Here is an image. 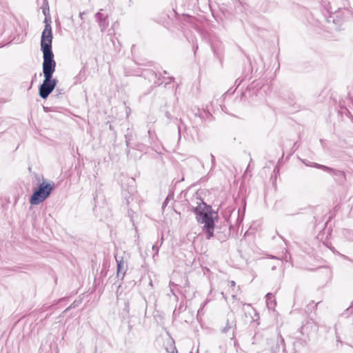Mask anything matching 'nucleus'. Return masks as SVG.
<instances>
[{
	"mask_svg": "<svg viewBox=\"0 0 353 353\" xmlns=\"http://www.w3.org/2000/svg\"><path fill=\"white\" fill-rule=\"evenodd\" d=\"M159 248V246L158 245L157 243H156L154 245H153L152 250L154 251V254H153V258H154V256L158 254Z\"/></svg>",
	"mask_w": 353,
	"mask_h": 353,
	"instance_id": "9d476101",
	"label": "nucleus"
},
{
	"mask_svg": "<svg viewBox=\"0 0 353 353\" xmlns=\"http://www.w3.org/2000/svg\"><path fill=\"white\" fill-rule=\"evenodd\" d=\"M95 17L99 23L101 31H104L109 25V23L106 19V16H105L103 13L98 12L96 14Z\"/></svg>",
	"mask_w": 353,
	"mask_h": 353,
	"instance_id": "423d86ee",
	"label": "nucleus"
},
{
	"mask_svg": "<svg viewBox=\"0 0 353 353\" xmlns=\"http://www.w3.org/2000/svg\"><path fill=\"white\" fill-rule=\"evenodd\" d=\"M320 169H322L327 172H331V171L332 170V168H329V167H327L325 165H321V167L320 168Z\"/></svg>",
	"mask_w": 353,
	"mask_h": 353,
	"instance_id": "9b49d317",
	"label": "nucleus"
},
{
	"mask_svg": "<svg viewBox=\"0 0 353 353\" xmlns=\"http://www.w3.org/2000/svg\"><path fill=\"white\" fill-rule=\"evenodd\" d=\"M230 287L234 288L236 285L235 282L234 281H230Z\"/></svg>",
	"mask_w": 353,
	"mask_h": 353,
	"instance_id": "4468645a",
	"label": "nucleus"
},
{
	"mask_svg": "<svg viewBox=\"0 0 353 353\" xmlns=\"http://www.w3.org/2000/svg\"><path fill=\"white\" fill-rule=\"evenodd\" d=\"M115 259L117 264V277L123 279L127 270L126 262L123 260V256H119L118 254L115 255Z\"/></svg>",
	"mask_w": 353,
	"mask_h": 353,
	"instance_id": "39448f33",
	"label": "nucleus"
},
{
	"mask_svg": "<svg viewBox=\"0 0 353 353\" xmlns=\"http://www.w3.org/2000/svg\"><path fill=\"white\" fill-rule=\"evenodd\" d=\"M57 80L52 77H44L43 83L39 88V95L43 99H46L54 89Z\"/></svg>",
	"mask_w": 353,
	"mask_h": 353,
	"instance_id": "20e7f679",
	"label": "nucleus"
},
{
	"mask_svg": "<svg viewBox=\"0 0 353 353\" xmlns=\"http://www.w3.org/2000/svg\"><path fill=\"white\" fill-rule=\"evenodd\" d=\"M266 303L269 309H274L276 305L274 296L272 293H268L266 295Z\"/></svg>",
	"mask_w": 353,
	"mask_h": 353,
	"instance_id": "0eeeda50",
	"label": "nucleus"
},
{
	"mask_svg": "<svg viewBox=\"0 0 353 353\" xmlns=\"http://www.w3.org/2000/svg\"><path fill=\"white\" fill-rule=\"evenodd\" d=\"M210 157H211V161H212V166H214V161H215L214 156L211 154H210Z\"/></svg>",
	"mask_w": 353,
	"mask_h": 353,
	"instance_id": "f8f14e48",
	"label": "nucleus"
},
{
	"mask_svg": "<svg viewBox=\"0 0 353 353\" xmlns=\"http://www.w3.org/2000/svg\"><path fill=\"white\" fill-rule=\"evenodd\" d=\"M284 345V340L281 337H277L276 340V346L272 348L274 353H278L280 352L281 347Z\"/></svg>",
	"mask_w": 353,
	"mask_h": 353,
	"instance_id": "6e6552de",
	"label": "nucleus"
},
{
	"mask_svg": "<svg viewBox=\"0 0 353 353\" xmlns=\"http://www.w3.org/2000/svg\"><path fill=\"white\" fill-rule=\"evenodd\" d=\"M168 199L167 198L165 199V201H164L163 204V208L164 207V205H165L167 204V201H168Z\"/></svg>",
	"mask_w": 353,
	"mask_h": 353,
	"instance_id": "dca6fc26",
	"label": "nucleus"
},
{
	"mask_svg": "<svg viewBox=\"0 0 353 353\" xmlns=\"http://www.w3.org/2000/svg\"><path fill=\"white\" fill-rule=\"evenodd\" d=\"M45 28L42 32L41 48L43 54V73L44 77H52L55 71L56 62L52 51V33L50 21L45 19Z\"/></svg>",
	"mask_w": 353,
	"mask_h": 353,
	"instance_id": "f257e3e1",
	"label": "nucleus"
},
{
	"mask_svg": "<svg viewBox=\"0 0 353 353\" xmlns=\"http://www.w3.org/2000/svg\"><path fill=\"white\" fill-rule=\"evenodd\" d=\"M125 310H126L127 312H129V303H125Z\"/></svg>",
	"mask_w": 353,
	"mask_h": 353,
	"instance_id": "2eb2a0df",
	"label": "nucleus"
},
{
	"mask_svg": "<svg viewBox=\"0 0 353 353\" xmlns=\"http://www.w3.org/2000/svg\"><path fill=\"white\" fill-rule=\"evenodd\" d=\"M54 185V183H49L46 181L41 183L30 199V204L35 205L45 201L50 195Z\"/></svg>",
	"mask_w": 353,
	"mask_h": 353,
	"instance_id": "7ed1b4c3",
	"label": "nucleus"
},
{
	"mask_svg": "<svg viewBox=\"0 0 353 353\" xmlns=\"http://www.w3.org/2000/svg\"><path fill=\"white\" fill-rule=\"evenodd\" d=\"M82 15H83V13H81H81L79 14V17H80L81 19H82Z\"/></svg>",
	"mask_w": 353,
	"mask_h": 353,
	"instance_id": "f3484780",
	"label": "nucleus"
},
{
	"mask_svg": "<svg viewBox=\"0 0 353 353\" xmlns=\"http://www.w3.org/2000/svg\"><path fill=\"white\" fill-rule=\"evenodd\" d=\"M312 167H314V168H319L321 167V165L320 164H318L316 163H314L312 165Z\"/></svg>",
	"mask_w": 353,
	"mask_h": 353,
	"instance_id": "ddd939ff",
	"label": "nucleus"
},
{
	"mask_svg": "<svg viewBox=\"0 0 353 353\" xmlns=\"http://www.w3.org/2000/svg\"><path fill=\"white\" fill-rule=\"evenodd\" d=\"M196 219L202 225V232L207 239L214 236V221L218 219V214L203 201L194 209Z\"/></svg>",
	"mask_w": 353,
	"mask_h": 353,
	"instance_id": "f03ea898",
	"label": "nucleus"
},
{
	"mask_svg": "<svg viewBox=\"0 0 353 353\" xmlns=\"http://www.w3.org/2000/svg\"><path fill=\"white\" fill-rule=\"evenodd\" d=\"M330 173L339 177H344V173L340 170H336L332 168V170Z\"/></svg>",
	"mask_w": 353,
	"mask_h": 353,
	"instance_id": "1a4fd4ad",
	"label": "nucleus"
},
{
	"mask_svg": "<svg viewBox=\"0 0 353 353\" xmlns=\"http://www.w3.org/2000/svg\"><path fill=\"white\" fill-rule=\"evenodd\" d=\"M306 327V325L302 327V330H305Z\"/></svg>",
	"mask_w": 353,
	"mask_h": 353,
	"instance_id": "a211bd4d",
	"label": "nucleus"
}]
</instances>
